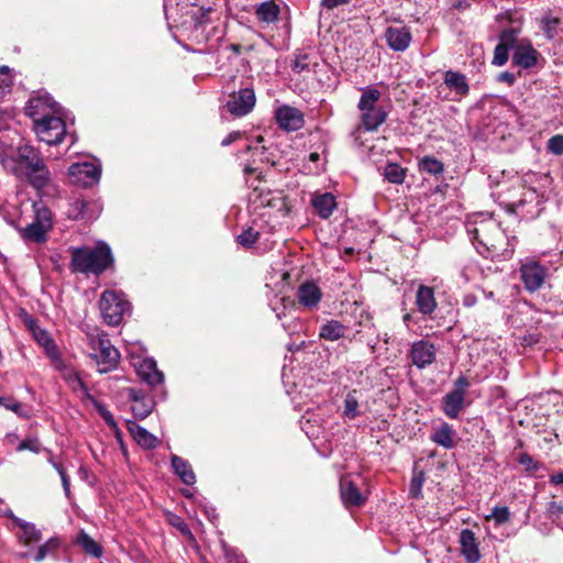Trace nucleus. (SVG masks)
I'll use <instances>...</instances> for the list:
<instances>
[{
  "label": "nucleus",
  "mask_w": 563,
  "mask_h": 563,
  "mask_svg": "<svg viewBox=\"0 0 563 563\" xmlns=\"http://www.w3.org/2000/svg\"><path fill=\"white\" fill-rule=\"evenodd\" d=\"M473 238L484 247L481 251L486 257L508 260L514 253V245L510 243L499 223L492 219H483L475 222L473 230H470Z\"/></svg>",
  "instance_id": "nucleus-1"
},
{
  "label": "nucleus",
  "mask_w": 563,
  "mask_h": 563,
  "mask_svg": "<svg viewBox=\"0 0 563 563\" xmlns=\"http://www.w3.org/2000/svg\"><path fill=\"white\" fill-rule=\"evenodd\" d=\"M71 260L69 269L73 273L100 275L113 262L110 247L106 243L95 246L70 247Z\"/></svg>",
  "instance_id": "nucleus-2"
},
{
  "label": "nucleus",
  "mask_w": 563,
  "mask_h": 563,
  "mask_svg": "<svg viewBox=\"0 0 563 563\" xmlns=\"http://www.w3.org/2000/svg\"><path fill=\"white\" fill-rule=\"evenodd\" d=\"M44 106V99H32L29 101L26 111L33 118V126L38 140L49 145H57L64 140L66 124L62 118L42 112Z\"/></svg>",
  "instance_id": "nucleus-3"
},
{
  "label": "nucleus",
  "mask_w": 563,
  "mask_h": 563,
  "mask_svg": "<svg viewBox=\"0 0 563 563\" xmlns=\"http://www.w3.org/2000/svg\"><path fill=\"white\" fill-rule=\"evenodd\" d=\"M16 162L20 164L25 179L32 187L42 189L48 185L51 173L38 150L30 144L19 145Z\"/></svg>",
  "instance_id": "nucleus-4"
},
{
  "label": "nucleus",
  "mask_w": 563,
  "mask_h": 563,
  "mask_svg": "<svg viewBox=\"0 0 563 563\" xmlns=\"http://www.w3.org/2000/svg\"><path fill=\"white\" fill-rule=\"evenodd\" d=\"M99 307L104 322L111 327L119 325L123 317L131 311L130 302L124 295L114 290L102 292Z\"/></svg>",
  "instance_id": "nucleus-5"
},
{
  "label": "nucleus",
  "mask_w": 563,
  "mask_h": 563,
  "mask_svg": "<svg viewBox=\"0 0 563 563\" xmlns=\"http://www.w3.org/2000/svg\"><path fill=\"white\" fill-rule=\"evenodd\" d=\"M89 345L95 351L93 358L100 373H108L117 367L120 354L107 335H89Z\"/></svg>",
  "instance_id": "nucleus-6"
},
{
  "label": "nucleus",
  "mask_w": 563,
  "mask_h": 563,
  "mask_svg": "<svg viewBox=\"0 0 563 563\" xmlns=\"http://www.w3.org/2000/svg\"><path fill=\"white\" fill-rule=\"evenodd\" d=\"M519 273L526 290L534 292L543 286L548 269L537 261L528 260L521 264Z\"/></svg>",
  "instance_id": "nucleus-7"
},
{
  "label": "nucleus",
  "mask_w": 563,
  "mask_h": 563,
  "mask_svg": "<svg viewBox=\"0 0 563 563\" xmlns=\"http://www.w3.org/2000/svg\"><path fill=\"white\" fill-rule=\"evenodd\" d=\"M256 102L255 92L252 88H242L238 92L230 95L227 108L235 117H243L250 113Z\"/></svg>",
  "instance_id": "nucleus-8"
},
{
  "label": "nucleus",
  "mask_w": 563,
  "mask_h": 563,
  "mask_svg": "<svg viewBox=\"0 0 563 563\" xmlns=\"http://www.w3.org/2000/svg\"><path fill=\"white\" fill-rule=\"evenodd\" d=\"M409 357L419 369L426 368L435 361L437 347L427 339L415 341L411 344Z\"/></svg>",
  "instance_id": "nucleus-9"
},
{
  "label": "nucleus",
  "mask_w": 563,
  "mask_h": 563,
  "mask_svg": "<svg viewBox=\"0 0 563 563\" xmlns=\"http://www.w3.org/2000/svg\"><path fill=\"white\" fill-rule=\"evenodd\" d=\"M100 174L101 169L91 162L75 163L68 169L71 181L82 187H88L97 183Z\"/></svg>",
  "instance_id": "nucleus-10"
},
{
  "label": "nucleus",
  "mask_w": 563,
  "mask_h": 563,
  "mask_svg": "<svg viewBox=\"0 0 563 563\" xmlns=\"http://www.w3.org/2000/svg\"><path fill=\"white\" fill-rule=\"evenodd\" d=\"M279 128L287 132L298 131L303 126V114L297 108L282 106L275 112Z\"/></svg>",
  "instance_id": "nucleus-11"
},
{
  "label": "nucleus",
  "mask_w": 563,
  "mask_h": 563,
  "mask_svg": "<svg viewBox=\"0 0 563 563\" xmlns=\"http://www.w3.org/2000/svg\"><path fill=\"white\" fill-rule=\"evenodd\" d=\"M385 38L393 51L404 52L411 43V33L407 26H389L385 31Z\"/></svg>",
  "instance_id": "nucleus-12"
},
{
  "label": "nucleus",
  "mask_w": 563,
  "mask_h": 563,
  "mask_svg": "<svg viewBox=\"0 0 563 563\" xmlns=\"http://www.w3.org/2000/svg\"><path fill=\"white\" fill-rule=\"evenodd\" d=\"M461 551L467 563H477L481 559L478 543L475 533L470 529H464L460 533Z\"/></svg>",
  "instance_id": "nucleus-13"
},
{
  "label": "nucleus",
  "mask_w": 563,
  "mask_h": 563,
  "mask_svg": "<svg viewBox=\"0 0 563 563\" xmlns=\"http://www.w3.org/2000/svg\"><path fill=\"white\" fill-rule=\"evenodd\" d=\"M340 493L342 501L346 507H361L366 500L358 488L347 477L341 478Z\"/></svg>",
  "instance_id": "nucleus-14"
},
{
  "label": "nucleus",
  "mask_w": 563,
  "mask_h": 563,
  "mask_svg": "<svg viewBox=\"0 0 563 563\" xmlns=\"http://www.w3.org/2000/svg\"><path fill=\"white\" fill-rule=\"evenodd\" d=\"M321 297V290L314 283H305L297 291L298 302L307 309L317 308Z\"/></svg>",
  "instance_id": "nucleus-15"
},
{
  "label": "nucleus",
  "mask_w": 563,
  "mask_h": 563,
  "mask_svg": "<svg viewBox=\"0 0 563 563\" xmlns=\"http://www.w3.org/2000/svg\"><path fill=\"white\" fill-rule=\"evenodd\" d=\"M137 375L142 380L151 386H156L163 382V373L158 371L156 362L152 358H144L136 365Z\"/></svg>",
  "instance_id": "nucleus-16"
},
{
  "label": "nucleus",
  "mask_w": 563,
  "mask_h": 563,
  "mask_svg": "<svg viewBox=\"0 0 563 563\" xmlns=\"http://www.w3.org/2000/svg\"><path fill=\"white\" fill-rule=\"evenodd\" d=\"M126 427L133 439L144 449H154L157 445V438L134 421H126Z\"/></svg>",
  "instance_id": "nucleus-17"
},
{
  "label": "nucleus",
  "mask_w": 563,
  "mask_h": 563,
  "mask_svg": "<svg viewBox=\"0 0 563 563\" xmlns=\"http://www.w3.org/2000/svg\"><path fill=\"white\" fill-rule=\"evenodd\" d=\"M416 305L422 314H431L437 308L433 288L419 286L416 294Z\"/></svg>",
  "instance_id": "nucleus-18"
},
{
  "label": "nucleus",
  "mask_w": 563,
  "mask_h": 563,
  "mask_svg": "<svg viewBox=\"0 0 563 563\" xmlns=\"http://www.w3.org/2000/svg\"><path fill=\"white\" fill-rule=\"evenodd\" d=\"M311 203L317 213L323 219H328L336 207L334 196L329 192L314 195Z\"/></svg>",
  "instance_id": "nucleus-19"
},
{
  "label": "nucleus",
  "mask_w": 563,
  "mask_h": 563,
  "mask_svg": "<svg viewBox=\"0 0 563 563\" xmlns=\"http://www.w3.org/2000/svg\"><path fill=\"white\" fill-rule=\"evenodd\" d=\"M464 395L460 391H450L443 398V411L449 418H456L464 407Z\"/></svg>",
  "instance_id": "nucleus-20"
},
{
  "label": "nucleus",
  "mask_w": 563,
  "mask_h": 563,
  "mask_svg": "<svg viewBox=\"0 0 563 563\" xmlns=\"http://www.w3.org/2000/svg\"><path fill=\"white\" fill-rule=\"evenodd\" d=\"M172 467H173L174 472L180 477V479L186 485L195 484V482H196L195 473H194L190 464L186 460H184L177 455H173L172 456Z\"/></svg>",
  "instance_id": "nucleus-21"
},
{
  "label": "nucleus",
  "mask_w": 563,
  "mask_h": 563,
  "mask_svg": "<svg viewBox=\"0 0 563 563\" xmlns=\"http://www.w3.org/2000/svg\"><path fill=\"white\" fill-rule=\"evenodd\" d=\"M347 328L338 320H330L320 328L319 335L328 341H336L345 335Z\"/></svg>",
  "instance_id": "nucleus-22"
},
{
  "label": "nucleus",
  "mask_w": 563,
  "mask_h": 563,
  "mask_svg": "<svg viewBox=\"0 0 563 563\" xmlns=\"http://www.w3.org/2000/svg\"><path fill=\"white\" fill-rule=\"evenodd\" d=\"M386 120V112L382 108L362 111V124L367 131L376 130Z\"/></svg>",
  "instance_id": "nucleus-23"
},
{
  "label": "nucleus",
  "mask_w": 563,
  "mask_h": 563,
  "mask_svg": "<svg viewBox=\"0 0 563 563\" xmlns=\"http://www.w3.org/2000/svg\"><path fill=\"white\" fill-rule=\"evenodd\" d=\"M444 82L459 95L464 96L468 92L466 77L459 71L448 70L444 75Z\"/></svg>",
  "instance_id": "nucleus-24"
},
{
  "label": "nucleus",
  "mask_w": 563,
  "mask_h": 563,
  "mask_svg": "<svg viewBox=\"0 0 563 563\" xmlns=\"http://www.w3.org/2000/svg\"><path fill=\"white\" fill-rule=\"evenodd\" d=\"M454 430L448 423H442L432 434L431 439L437 444L452 449L454 446Z\"/></svg>",
  "instance_id": "nucleus-25"
},
{
  "label": "nucleus",
  "mask_w": 563,
  "mask_h": 563,
  "mask_svg": "<svg viewBox=\"0 0 563 563\" xmlns=\"http://www.w3.org/2000/svg\"><path fill=\"white\" fill-rule=\"evenodd\" d=\"M279 7L274 1L262 2L256 8V16L264 23H273L278 20Z\"/></svg>",
  "instance_id": "nucleus-26"
},
{
  "label": "nucleus",
  "mask_w": 563,
  "mask_h": 563,
  "mask_svg": "<svg viewBox=\"0 0 563 563\" xmlns=\"http://www.w3.org/2000/svg\"><path fill=\"white\" fill-rule=\"evenodd\" d=\"M512 60L519 66L529 68L537 63V52L530 46H519L514 53Z\"/></svg>",
  "instance_id": "nucleus-27"
},
{
  "label": "nucleus",
  "mask_w": 563,
  "mask_h": 563,
  "mask_svg": "<svg viewBox=\"0 0 563 563\" xmlns=\"http://www.w3.org/2000/svg\"><path fill=\"white\" fill-rule=\"evenodd\" d=\"M14 521L21 529L19 538L24 544H31L41 540V532L34 525L25 522L19 518H14Z\"/></svg>",
  "instance_id": "nucleus-28"
},
{
  "label": "nucleus",
  "mask_w": 563,
  "mask_h": 563,
  "mask_svg": "<svg viewBox=\"0 0 563 563\" xmlns=\"http://www.w3.org/2000/svg\"><path fill=\"white\" fill-rule=\"evenodd\" d=\"M77 543L85 550L86 553L100 558L102 555L101 547L85 531H80L77 537Z\"/></svg>",
  "instance_id": "nucleus-29"
},
{
  "label": "nucleus",
  "mask_w": 563,
  "mask_h": 563,
  "mask_svg": "<svg viewBox=\"0 0 563 563\" xmlns=\"http://www.w3.org/2000/svg\"><path fill=\"white\" fill-rule=\"evenodd\" d=\"M267 207L275 209L277 212L286 216L290 211V206L287 197L282 191H274L269 200L264 201Z\"/></svg>",
  "instance_id": "nucleus-30"
},
{
  "label": "nucleus",
  "mask_w": 563,
  "mask_h": 563,
  "mask_svg": "<svg viewBox=\"0 0 563 563\" xmlns=\"http://www.w3.org/2000/svg\"><path fill=\"white\" fill-rule=\"evenodd\" d=\"M47 231L48 230L46 228H43L41 224L33 221L22 230V236L25 240L33 242H42L45 240V234Z\"/></svg>",
  "instance_id": "nucleus-31"
},
{
  "label": "nucleus",
  "mask_w": 563,
  "mask_h": 563,
  "mask_svg": "<svg viewBox=\"0 0 563 563\" xmlns=\"http://www.w3.org/2000/svg\"><path fill=\"white\" fill-rule=\"evenodd\" d=\"M34 336H35V340L45 349L47 355L51 358L58 357L57 347L46 331H43V330L36 331V332H34Z\"/></svg>",
  "instance_id": "nucleus-32"
},
{
  "label": "nucleus",
  "mask_w": 563,
  "mask_h": 563,
  "mask_svg": "<svg viewBox=\"0 0 563 563\" xmlns=\"http://www.w3.org/2000/svg\"><path fill=\"white\" fill-rule=\"evenodd\" d=\"M419 168L421 172L428 173L430 175H440L443 173L444 167L443 164L431 156H424L419 162Z\"/></svg>",
  "instance_id": "nucleus-33"
},
{
  "label": "nucleus",
  "mask_w": 563,
  "mask_h": 563,
  "mask_svg": "<svg viewBox=\"0 0 563 563\" xmlns=\"http://www.w3.org/2000/svg\"><path fill=\"white\" fill-rule=\"evenodd\" d=\"M379 97L380 92L377 89H368L364 91L358 102L360 110L364 111L376 108V103L379 100Z\"/></svg>",
  "instance_id": "nucleus-34"
},
{
  "label": "nucleus",
  "mask_w": 563,
  "mask_h": 563,
  "mask_svg": "<svg viewBox=\"0 0 563 563\" xmlns=\"http://www.w3.org/2000/svg\"><path fill=\"white\" fill-rule=\"evenodd\" d=\"M386 179L393 184H401L405 179V169L398 164L391 163L385 167Z\"/></svg>",
  "instance_id": "nucleus-35"
},
{
  "label": "nucleus",
  "mask_w": 563,
  "mask_h": 563,
  "mask_svg": "<svg viewBox=\"0 0 563 563\" xmlns=\"http://www.w3.org/2000/svg\"><path fill=\"white\" fill-rule=\"evenodd\" d=\"M358 400L356 391L349 393L344 399V416L349 419H354L358 416Z\"/></svg>",
  "instance_id": "nucleus-36"
},
{
  "label": "nucleus",
  "mask_w": 563,
  "mask_h": 563,
  "mask_svg": "<svg viewBox=\"0 0 563 563\" xmlns=\"http://www.w3.org/2000/svg\"><path fill=\"white\" fill-rule=\"evenodd\" d=\"M510 519L509 508L506 506L494 507L490 515L486 516V520H494L496 526H501Z\"/></svg>",
  "instance_id": "nucleus-37"
},
{
  "label": "nucleus",
  "mask_w": 563,
  "mask_h": 563,
  "mask_svg": "<svg viewBox=\"0 0 563 563\" xmlns=\"http://www.w3.org/2000/svg\"><path fill=\"white\" fill-rule=\"evenodd\" d=\"M131 409L136 418L144 419L152 412L153 404L151 400L142 398L134 402Z\"/></svg>",
  "instance_id": "nucleus-38"
},
{
  "label": "nucleus",
  "mask_w": 563,
  "mask_h": 563,
  "mask_svg": "<svg viewBox=\"0 0 563 563\" xmlns=\"http://www.w3.org/2000/svg\"><path fill=\"white\" fill-rule=\"evenodd\" d=\"M47 453L49 455L48 456V462L52 464V466L57 471V473L60 476L63 488H64L66 497L70 498V481H69L68 475L66 474V471L64 470V467L60 464H58V463H56L54 461L51 451H47Z\"/></svg>",
  "instance_id": "nucleus-39"
},
{
  "label": "nucleus",
  "mask_w": 563,
  "mask_h": 563,
  "mask_svg": "<svg viewBox=\"0 0 563 563\" xmlns=\"http://www.w3.org/2000/svg\"><path fill=\"white\" fill-rule=\"evenodd\" d=\"M33 221L49 230L52 228V212L46 207L35 205V219Z\"/></svg>",
  "instance_id": "nucleus-40"
},
{
  "label": "nucleus",
  "mask_w": 563,
  "mask_h": 563,
  "mask_svg": "<svg viewBox=\"0 0 563 563\" xmlns=\"http://www.w3.org/2000/svg\"><path fill=\"white\" fill-rule=\"evenodd\" d=\"M0 405L5 409L13 411L19 417H29V411L24 408V406L12 398L0 397Z\"/></svg>",
  "instance_id": "nucleus-41"
},
{
  "label": "nucleus",
  "mask_w": 563,
  "mask_h": 563,
  "mask_svg": "<svg viewBox=\"0 0 563 563\" xmlns=\"http://www.w3.org/2000/svg\"><path fill=\"white\" fill-rule=\"evenodd\" d=\"M273 192L274 191L268 189L265 190L264 188L255 187L250 195V201L257 207H267L264 201L269 200V197H272Z\"/></svg>",
  "instance_id": "nucleus-42"
},
{
  "label": "nucleus",
  "mask_w": 563,
  "mask_h": 563,
  "mask_svg": "<svg viewBox=\"0 0 563 563\" xmlns=\"http://www.w3.org/2000/svg\"><path fill=\"white\" fill-rule=\"evenodd\" d=\"M258 232L253 230L252 228H249L247 230H244L240 235H238L236 240L238 243L242 246L250 249L252 247L256 241L258 240Z\"/></svg>",
  "instance_id": "nucleus-43"
},
{
  "label": "nucleus",
  "mask_w": 563,
  "mask_h": 563,
  "mask_svg": "<svg viewBox=\"0 0 563 563\" xmlns=\"http://www.w3.org/2000/svg\"><path fill=\"white\" fill-rule=\"evenodd\" d=\"M508 60V46L505 43H499L494 51L493 64L503 66Z\"/></svg>",
  "instance_id": "nucleus-44"
},
{
  "label": "nucleus",
  "mask_w": 563,
  "mask_h": 563,
  "mask_svg": "<svg viewBox=\"0 0 563 563\" xmlns=\"http://www.w3.org/2000/svg\"><path fill=\"white\" fill-rule=\"evenodd\" d=\"M57 547H58V541L55 539H49L48 541H46L44 544H42L38 548L35 556H34V560L36 562L43 561L46 558V555L48 554V552L55 550Z\"/></svg>",
  "instance_id": "nucleus-45"
},
{
  "label": "nucleus",
  "mask_w": 563,
  "mask_h": 563,
  "mask_svg": "<svg viewBox=\"0 0 563 563\" xmlns=\"http://www.w3.org/2000/svg\"><path fill=\"white\" fill-rule=\"evenodd\" d=\"M518 463L525 467L526 471H537L540 467L539 462L534 461L528 453H520L518 456Z\"/></svg>",
  "instance_id": "nucleus-46"
},
{
  "label": "nucleus",
  "mask_w": 563,
  "mask_h": 563,
  "mask_svg": "<svg viewBox=\"0 0 563 563\" xmlns=\"http://www.w3.org/2000/svg\"><path fill=\"white\" fill-rule=\"evenodd\" d=\"M548 150L555 154H563V135L556 134L548 141Z\"/></svg>",
  "instance_id": "nucleus-47"
},
{
  "label": "nucleus",
  "mask_w": 563,
  "mask_h": 563,
  "mask_svg": "<svg viewBox=\"0 0 563 563\" xmlns=\"http://www.w3.org/2000/svg\"><path fill=\"white\" fill-rule=\"evenodd\" d=\"M16 450L18 451L29 450V451L34 452V453H40L42 448H41L40 441L37 439H35V438H32V439H27V440L22 441L18 445Z\"/></svg>",
  "instance_id": "nucleus-48"
},
{
  "label": "nucleus",
  "mask_w": 563,
  "mask_h": 563,
  "mask_svg": "<svg viewBox=\"0 0 563 563\" xmlns=\"http://www.w3.org/2000/svg\"><path fill=\"white\" fill-rule=\"evenodd\" d=\"M170 525L176 527L184 536L192 538L191 531L187 523L178 516L172 515L169 518Z\"/></svg>",
  "instance_id": "nucleus-49"
},
{
  "label": "nucleus",
  "mask_w": 563,
  "mask_h": 563,
  "mask_svg": "<svg viewBox=\"0 0 563 563\" xmlns=\"http://www.w3.org/2000/svg\"><path fill=\"white\" fill-rule=\"evenodd\" d=\"M423 474H419L418 476H415L412 479H411V483H410V494L411 496L413 497H419L420 496V493H421V488H422V485H423Z\"/></svg>",
  "instance_id": "nucleus-50"
},
{
  "label": "nucleus",
  "mask_w": 563,
  "mask_h": 563,
  "mask_svg": "<svg viewBox=\"0 0 563 563\" xmlns=\"http://www.w3.org/2000/svg\"><path fill=\"white\" fill-rule=\"evenodd\" d=\"M470 386V383L467 380L466 377L464 376H460L455 383H454V388L452 391H460L461 395H464L465 396V393H466V388Z\"/></svg>",
  "instance_id": "nucleus-51"
},
{
  "label": "nucleus",
  "mask_w": 563,
  "mask_h": 563,
  "mask_svg": "<svg viewBox=\"0 0 563 563\" xmlns=\"http://www.w3.org/2000/svg\"><path fill=\"white\" fill-rule=\"evenodd\" d=\"M351 0H322L321 5L328 10H333L340 5L347 4Z\"/></svg>",
  "instance_id": "nucleus-52"
},
{
  "label": "nucleus",
  "mask_w": 563,
  "mask_h": 563,
  "mask_svg": "<svg viewBox=\"0 0 563 563\" xmlns=\"http://www.w3.org/2000/svg\"><path fill=\"white\" fill-rule=\"evenodd\" d=\"M240 137H241V132L233 131V132L229 133L228 136L222 140L221 145L229 146L230 144H232L233 142L239 140Z\"/></svg>",
  "instance_id": "nucleus-53"
},
{
  "label": "nucleus",
  "mask_w": 563,
  "mask_h": 563,
  "mask_svg": "<svg viewBox=\"0 0 563 563\" xmlns=\"http://www.w3.org/2000/svg\"><path fill=\"white\" fill-rule=\"evenodd\" d=\"M498 80L503 82H507L508 85H512L515 82V76L511 73L504 71L499 74Z\"/></svg>",
  "instance_id": "nucleus-54"
},
{
  "label": "nucleus",
  "mask_w": 563,
  "mask_h": 563,
  "mask_svg": "<svg viewBox=\"0 0 563 563\" xmlns=\"http://www.w3.org/2000/svg\"><path fill=\"white\" fill-rule=\"evenodd\" d=\"M476 302H477V298L473 294H467L463 298V305L465 307H473L474 305H476Z\"/></svg>",
  "instance_id": "nucleus-55"
},
{
  "label": "nucleus",
  "mask_w": 563,
  "mask_h": 563,
  "mask_svg": "<svg viewBox=\"0 0 563 563\" xmlns=\"http://www.w3.org/2000/svg\"><path fill=\"white\" fill-rule=\"evenodd\" d=\"M550 483L553 485H562L563 484V472H559L550 476Z\"/></svg>",
  "instance_id": "nucleus-56"
},
{
  "label": "nucleus",
  "mask_w": 563,
  "mask_h": 563,
  "mask_svg": "<svg viewBox=\"0 0 563 563\" xmlns=\"http://www.w3.org/2000/svg\"><path fill=\"white\" fill-rule=\"evenodd\" d=\"M129 397L133 400V404L136 402L137 400H141L142 398H144V396L141 391L135 390L133 388L129 389Z\"/></svg>",
  "instance_id": "nucleus-57"
},
{
  "label": "nucleus",
  "mask_w": 563,
  "mask_h": 563,
  "mask_svg": "<svg viewBox=\"0 0 563 563\" xmlns=\"http://www.w3.org/2000/svg\"><path fill=\"white\" fill-rule=\"evenodd\" d=\"M229 48L234 53V54H240L241 52V45L239 44H231L229 46Z\"/></svg>",
  "instance_id": "nucleus-58"
},
{
  "label": "nucleus",
  "mask_w": 563,
  "mask_h": 563,
  "mask_svg": "<svg viewBox=\"0 0 563 563\" xmlns=\"http://www.w3.org/2000/svg\"><path fill=\"white\" fill-rule=\"evenodd\" d=\"M102 416L108 424H114L113 418L109 412H104Z\"/></svg>",
  "instance_id": "nucleus-59"
},
{
  "label": "nucleus",
  "mask_w": 563,
  "mask_h": 563,
  "mask_svg": "<svg viewBox=\"0 0 563 563\" xmlns=\"http://www.w3.org/2000/svg\"><path fill=\"white\" fill-rule=\"evenodd\" d=\"M305 67H306V65H305V64H302V63H301V62H299V60H297V62L295 63V69H296V70H298V71L303 70V69H305Z\"/></svg>",
  "instance_id": "nucleus-60"
},
{
  "label": "nucleus",
  "mask_w": 563,
  "mask_h": 563,
  "mask_svg": "<svg viewBox=\"0 0 563 563\" xmlns=\"http://www.w3.org/2000/svg\"><path fill=\"white\" fill-rule=\"evenodd\" d=\"M318 158H319V154H318V153H312V154H310V159H311L312 162L318 161Z\"/></svg>",
  "instance_id": "nucleus-61"
},
{
  "label": "nucleus",
  "mask_w": 563,
  "mask_h": 563,
  "mask_svg": "<svg viewBox=\"0 0 563 563\" xmlns=\"http://www.w3.org/2000/svg\"><path fill=\"white\" fill-rule=\"evenodd\" d=\"M9 70V67L8 66H2L0 68V73H7Z\"/></svg>",
  "instance_id": "nucleus-62"
},
{
  "label": "nucleus",
  "mask_w": 563,
  "mask_h": 563,
  "mask_svg": "<svg viewBox=\"0 0 563 563\" xmlns=\"http://www.w3.org/2000/svg\"><path fill=\"white\" fill-rule=\"evenodd\" d=\"M484 295L487 297V298H493L494 294L492 291L489 292H486V291H483Z\"/></svg>",
  "instance_id": "nucleus-63"
},
{
  "label": "nucleus",
  "mask_w": 563,
  "mask_h": 563,
  "mask_svg": "<svg viewBox=\"0 0 563 563\" xmlns=\"http://www.w3.org/2000/svg\"><path fill=\"white\" fill-rule=\"evenodd\" d=\"M252 172H253V169H252V168H250V167H246V168H245V173H246V174L252 173Z\"/></svg>",
  "instance_id": "nucleus-64"
}]
</instances>
